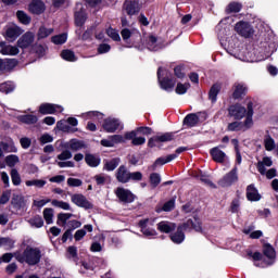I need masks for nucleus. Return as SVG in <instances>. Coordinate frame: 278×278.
Returning a JSON list of instances; mask_svg holds the SVG:
<instances>
[{
  "label": "nucleus",
  "instance_id": "f257e3e1",
  "mask_svg": "<svg viewBox=\"0 0 278 278\" xmlns=\"http://www.w3.org/2000/svg\"><path fill=\"white\" fill-rule=\"evenodd\" d=\"M253 127V102L248 103V115L242 124V122H232L228 124V131H240L242 129H251Z\"/></svg>",
  "mask_w": 278,
  "mask_h": 278
},
{
  "label": "nucleus",
  "instance_id": "f03ea898",
  "mask_svg": "<svg viewBox=\"0 0 278 278\" xmlns=\"http://www.w3.org/2000/svg\"><path fill=\"white\" fill-rule=\"evenodd\" d=\"M42 258V252L38 248H26L23 252V260L28 264V266H36L40 264Z\"/></svg>",
  "mask_w": 278,
  "mask_h": 278
},
{
  "label": "nucleus",
  "instance_id": "7ed1b4c3",
  "mask_svg": "<svg viewBox=\"0 0 278 278\" xmlns=\"http://www.w3.org/2000/svg\"><path fill=\"white\" fill-rule=\"evenodd\" d=\"M249 114V109L240 104H232L228 108V116L236 118L237 121H241Z\"/></svg>",
  "mask_w": 278,
  "mask_h": 278
},
{
  "label": "nucleus",
  "instance_id": "20e7f679",
  "mask_svg": "<svg viewBox=\"0 0 278 278\" xmlns=\"http://www.w3.org/2000/svg\"><path fill=\"white\" fill-rule=\"evenodd\" d=\"M71 201L74 203V205H77V207H83L84 210H92L93 207L92 203L88 201V198L81 193L72 194Z\"/></svg>",
  "mask_w": 278,
  "mask_h": 278
},
{
  "label": "nucleus",
  "instance_id": "39448f33",
  "mask_svg": "<svg viewBox=\"0 0 278 278\" xmlns=\"http://www.w3.org/2000/svg\"><path fill=\"white\" fill-rule=\"evenodd\" d=\"M238 181V167L235 166L231 172L226 174L219 181L218 186L222 188H229L232 184H236Z\"/></svg>",
  "mask_w": 278,
  "mask_h": 278
},
{
  "label": "nucleus",
  "instance_id": "423d86ee",
  "mask_svg": "<svg viewBox=\"0 0 278 278\" xmlns=\"http://www.w3.org/2000/svg\"><path fill=\"white\" fill-rule=\"evenodd\" d=\"M235 30L239 36H242V38H251V36L254 34L253 26L249 24V22H239L235 25Z\"/></svg>",
  "mask_w": 278,
  "mask_h": 278
},
{
  "label": "nucleus",
  "instance_id": "0eeeda50",
  "mask_svg": "<svg viewBox=\"0 0 278 278\" xmlns=\"http://www.w3.org/2000/svg\"><path fill=\"white\" fill-rule=\"evenodd\" d=\"M115 195L122 203H134L136 200V195L129 191V189H125L123 187H118L115 190Z\"/></svg>",
  "mask_w": 278,
  "mask_h": 278
},
{
  "label": "nucleus",
  "instance_id": "6e6552de",
  "mask_svg": "<svg viewBox=\"0 0 278 278\" xmlns=\"http://www.w3.org/2000/svg\"><path fill=\"white\" fill-rule=\"evenodd\" d=\"M34 40H36V35L31 31H27L17 40V47L20 49H29V47L34 45Z\"/></svg>",
  "mask_w": 278,
  "mask_h": 278
},
{
  "label": "nucleus",
  "instance_id": "1a4fd4ad",
  "mask_svg": "<svg viewBox=\"0 0 278 278\" xmlns=\"http://www.w3.org/2000/svg\"><path fill=\"white\" fill-rule=\"evenodd\" d=\"M173 140V134L165 132L163 135H156L154 137H151L148 141V147L153 149V147H157L160 142H170Z\"/></svg>",
  "mask_w": 278,
  "mask_h": 278
},
{
  "label": "nucleus",
  "instance_id": "9d476101",
  "mask_svg": "<svg viewBox=\"0 0 278 278\" xmlns=\"http://www.w3.org/2000/svg\"><path fill=\"white\" fill-rule=\"evenodd\" d=\"M124 10L128 16H134L140 12V2L138 0H126L124 3Z\"/></svg>",
  "mask_w": 278,
  "mask_h": 278
},
{
  "label": "nucleus",
  "instance_id": "9b49d317",
  "mask_svg": "<svg viewBox=\"0 0 278 278\" xmlns=\"http://www.w3.org/2000/svg\"><path fill=\"white\" fill-rule=\"evenodd\" d=\"M178 227H181L182 231H190L192 229H194V231H202L201 222L197 217H193V219H188L186 223L179 225Z\"/></svg>",
  "mask_w": 278,
  "mask_h": 278
},
{
  "label": "nucleus",
  "instance_id": "f8f14e48",
  "mask_svg": "<svg viewBox=\"0 0 278 278\" xmlns=\"http://www.w3.org/2000/svg\"><path fill=\"white\" fill-rule=\"evenodd\" d=\"M129 175L130 172L125 165H121L115 173V177L119 184H129Z\"/></svg>",
  "mask_w": 278,
  "mask_h": 278
},
{
  "label": "nucleus",
  "instance_id": "ddd939ff",
  "mask_svg": "<svg viewBox=\"0 0 278 278\" xmlns=\"http://www.w3.org/2000/svg\"><path fill=\"white\" fill-rule=\"evenodd\" d=\"M123 129V126H121V122L116 118H108L104 121L103 129L104 131H108L109 134H114L116 129Z\"/></svg>",
  "mask_w": 278,
  "mask_h": 278
},
{
  "label": "nucleus",
  "instance_id": "4468645a",
  "mask_svg": "<svg viewBox=\"0 0 278 278\" xmlns=\"http://www.w3.org/2000/svg\"><path fill=\"white\" fill-rule=\"evenodd\" d=\"M220 149H225V146H219L211 149V155L214 162H217L218 164H223V162L227 160V154H225V152H223V150Z\"/></svg>",
  "mask_w": 278,
  "mask_h": 278
},
{
  "label": "nucleus",
  "instance_id": "2eb2a0df",
  "mask_svg": "<svg viewBox=\"0 0 278 278\" xmlns=\"http://www.w3.org/2000/svg\"><path fill=\"white\" fill-rule=\"evenodd\" d=\"M0 53L2 55H18L20 51L16 46L8 45L5 41H0Z\"/></svg>",
  "mask_w": 278,
  "mask_h": 278
},
{
  "label": "nucleus",
  "instance_id": "dca6fc26",
  "mask_svg": "<svg viewBox=\"0 0 278 278\" xmlns=\"http://www.w3.org/2000/svg\"><path fill=\"white\" fill-rule=\"evenodd\" d=\"M75 23L78 27H81V25H84V23H86V13L84 12L83 3L76 4Z\"/></svg>",
  "mask_w": 278,
  "mask_h": 278
},
{
  "label": "nucleus",
  "instance_id": "f3484780",
  "mask_svg": "<svg viewBox=\"0 0 278 278\" xmlns=\"http://www.w3.org/2000/svg\"><path fill=\"white\" fill-rule=\"evenodd\" d=\"M21 34H23V29H21L18 26H11L5 31L7 39L11 42H14V40H16Z\"/></svg>",
  "mask_w": 278,
  "mask_h": 278
},
{
  "label": "nucleus",
  "instance_id": "a211bd4d",
  "mask_svg": "<svg viewBox=\"0 0 278 278\" xmlns=\"http://www.w3.org/2000/svg\"><path fill=\"white\" fill-rule=\"evenodd\" d=\"M58 110H61L62 112V110L64 109L60 105L49 104V103H43L39 106L40 114H55Z\"/></svg>",
  "mask_w": 278,
  "mask_h": 278
},
{
  "label": "nucleus",
  "instance_id": "6ab92c4d",
  "mask_svg": "<svg viewBox=\"0 0 278 278\" xmlns=\"http://www.w3.org/2000/svg\"><path fill=\"white\" fill-rule=\"evenodd\" d=\"M270 166H273V160L268 156L263 157L256 164V168L261 175H266V168H270Z\"/></svg>",
  "mask_w": 278,
  "mask_h": 278
},
{
  "label": "nucleus",
  "instance_id": "aec40b11",
  "mask_svg": "<svg viewBox=\"0 0 278 278\" xmlns=\"http://www.w3.org/2000/svg\"><path fill=\"white\" fill-rule=\"evenodd\" d=\"M157 229L162 233H170V231H175V229H177V224L173 222H161L157 224Z\"/></svg>",
  "mask_w": 278,
  "mask_h": 278
},
{
  "label": "nucleus",
  "instance_id": "412c9836",
  "mask_svg": "<svg viewBox=\"0 0 278 278\" xmlns=\"http://www.w3.org/2000/svg\"><path fill=\"white\" fill-rule=\"evenodd\" d=\"M263 253H264L265 257L269 260V262L266 263L267 266H270V264H273V262H275V257H276L275 248H273V245L266 243L263 247Z\"/></svg>",
  "mask_w": 278,
  "mask_h": 278
},
{
  "label": "nucleus",
  "instance_id": "4be33fe9",
  "mask_svg": "<svg viewBox=\"0 0 278 278\" xmlns=\"http://www.w3.org/2000/svg\"><path fill=\"white\" fill-rule=\"evenodd\" d=\"M121 35L123 40H129V38H132V40H135V38H138L140 40L141 38L140 31H138V29L124 28L122 29Z\"/></svg>",
  "mask_w": 278,
  "mask_h": 278
},
{
  "label": "nucleus",
  "instance_id": "5701e85b",
  "mask_svg": "<svg viewBox=\"0 0 278 278\" xmlns=\"http://www.w3.org/2000/svg\"><path fill=\"white\" fill-rule=\"evenodd\" d=\"M169 238L174 244H181V242L186 240V233H184L181 227L178 226L176 232L172 233Z\"/></svg>",
  "mask_w": 278,
  "mask_h": 278
},
{
  "label": "nucleus",
  "instance_id": "b1692460",
  "mask_svg": "<svg viewBox=\"0 0 278 278\" xmlns=\"http://www.w3.org/2000/svg\"><path fill=\"white\" fill-rule=\"evenodd\" d=\"M29 11L33 14H42L45 12V3L40 0H33L29 4Z\"/></svg>",
  "mask_w": 278,
  "mask_h": 278
},
{
  "label": "nucleus",
  "instance_id": "393cba45",
  "mask_svg": "<svg viewBox=\"0 0 278 278\" xmlns=\"http://www.w3.org/2000/svg\"><path fill=\"white\" fill-rule=\"evenodd\" d=\"M247 199L248 201H260L262 197L257 192V189L253 185H249L247 188Z\"/></svg>",
  "mask_w": 278,
  "mask_h": 278
},
{
  "label": "nucleus",
  "instance_id": "a878e982",
  "mask_svg": "<svg viewBox=\"0 0 278 278\" xmlns=\"http://www.w3.org/2000/svg\"><path fill=\"white\" fill-rule=\"evenodd\" d=\"M11 204L15 210H23L25 207V198L20 194H13L11 199Z\"/></svg>",
  "mask_w": 278,
  "mask_h": 278
},
{
  "label": "nucleus",
  "instance_id": "bb28decb",
  "mask_svg": "<svg viewBox=\"0 0 278 278\" xmlns=\"http://www.w3.org/2000/svg\"><path fill=\"white\" fill-rule=\"evenodd\" d=\"M247 94V87L243 84H235L232 97L233 99H241Z\"/></svg>",
  "mask_w": 278,
  "mask_h": 278
},
{
  "label": "nucleus",
  "instance_id": "cd10ccee",
  "mask_svg": "<svg viewBox=\"0 0 278 278\" xmlns=\"http://www.w3.org/2000/svg\"><path fill=\"white\" fill-rule=\"evenodd\" d=\"M18 121L25 125H36L38 123V116L36 115H20Z\"/></svg>",
  "mask_w": 278,
  "mask_h": 278
},
{
  "label": "nucleus",
  "instance_id": "c85d7f7f",
  "mask_svg": "<svg viewBox=\"0 0 278 278\" xmlns=\"http://www.w3.org/2000/svg\"><path fill=\"white\" fill-rule=\"evenodd\" d=\"M17 149L10 143L0 141V157H3V153H16Z\"/></svg>",
  "mask_w": 278,
  "mask_h": 278
},
{
  "label": "nucleus",
  "instance_id": "c756f323",
  "mask_svg": "<svg viewBox=\"0 0 278 278\" xmlns=\"http://www.w3.org/2000/svg\"><path fill=\"white\" fill-rule=\"evenodd\" d=\"M53 207H59L60 210H64L65 212H73V207L71 203L60 200H52L51 201Z\"/></svg>",
  "mask_w": 278,
  "mask_h": 278
},
{
  "label": "nucleus",
  "instance_id": "7c9ffc66",
  "mask_svg": "<svg viewBox=\"0 0 278 278\" xmlns=\"http://www.w3.org/2000/svg\"><path fill=\"white\" fill-rule=\"evenodd\" d=\"M85 162L88 164V166H91L92 168H97L101 164V159L92 155V154H87L85 156Z\"/></svg>",
  "mask_w": 278,
  "mask_h": 278
},
{
  "label": "nucleus",
  "instance_id": "2f4dec72",
  "mask_svg": "<svg viewBox=\"0 0 278 278\" xmlns=\"http://www.w3.org/2000/svg\"><path fill=\"white\" fill-rule=\"evenodd\" d=\"M118 164H121L119 157H115L110 161H106L104 163V170H109V172L116 170Z\"/></svg>",
  "mask_w": 278,
  "mask_h": 278
},
{
  "label": "nucleus",
  "instance_id": "473e14b6",
  "mask_svg": "<svg viewBox=\"0 0 278 278\" xmlns=\"http://www.w3.org/2000/svg\"><path fill=\"white\" fill-rule=\"evenodd\" d=\"M147 223H149V219H141L139 222V227L141 228L143 236H155V230L147 228Z\"/></svg>",
  "mask_w": 278,
  "mask_h": 278
},
{
  "label": "nucleus",
  "instance_id": "72a5a7b5",
  "mask_svg": "<svg viewBox=\"0 0 278 278\" xmlns=\"http://www.w3.org/2000/svg\"><path fill=\"white\" fill-rule=\"evenodd\" d=\"M147 47L149 51H157V49H160V46H157V37L150 35L147 38Z\"/></svg>",
  "mask_w": 278,
  "mask_h": 278
},
{
  "label": "nucleus",
  "instance_id": "f704fd0d",
  "mask_svg": "<svg viewBox=\"0 0 278 278\" xmlns=\"http://www.w3.org/2000/svg\"><path fill=\"white\" fill-rule=\"evenodd\" d=\"M31 51H33V53H36V55H38V58H42L45 55V53H47V46H45L42 43H35L31 47Z\"/></svg>",
  "mask_w": 278,
  "mask_h": 278
},
{
  "label": "nucleus",
  "instance_id": "c9c22d12",
  "mask_svg": "<svg viewBox=\"0 0 278 278\" xmlns=\"http://www.w3.org/2000/svg\"><path fill=\"white\" fill-rule=\"evenodd\" d=\"M53 34V28H47L45 26H41L37 33L38 40H42L45 38H49Z\"/></svg>",
  "mask_w": 278,
  "mask_h": 278
},
{
  "label": "nucleus",
  "instance_id": "e433bc0d",
  "mask_svg": "<svg viewBox=\"0 0 278 278\" xmlns=\"http://www.w3.org/2000/svg\"><path fill=\"white\" fill-rule=\"evenodd\" d=\"M17 65L18 61H16L15 59L4 60V73H10L14 71V68H16Z\"/></svg>",
  "mask_w": 278,
  "mask_h": 278
},
{
  "label": "nucleus",
  "instance_id": "4c0bfd02",
  "mask_svg": "<svg viewBox=\"0 0 278 278\" xmlns=\"http://www.w3.org/2000/svg\"><path fill=\"white\" fill-rule=\"evenodd\" d=\"M199 123V116L197 114H189L185 117L184 124L188 127H194Z\"/></svg>",
  "mask_w": 278,
  "mask_h": 278
},
{
  "label": "nucleus",
  "instance_id": "58836bf2",
  "mask_svg": "<svg viewBox=\"0 0 278 278\" xmlns=\"http://www.w3.org/2000/svg\"><path fill=\"white\" fill-rule=\"evenodd\" d=\"M84 147H86L84 144V141H79V140H76V139H72L70 142H68V149H71V151H81V149H84Z\"/></svg>",
  "mask_w": 278,
  "mask_h": 278
},
{
  "label": "nucleus",
  "instance_id": "ea45409f",
  "mask_svg": "<svg viewBox=\"0 0 278 278\" xmlns=\"http://www.w3.org/2000/svg\"><path fill=\"white\" fill-rule=\"evenodd\" d=\"M4 162H5L7 166H9L10 168H14V165L18 164V162H21V160L18 159V156L16 154H10V155L5 156Z\"/></svg>",
  "mask_w": 278,
  "mask_h": 278
},
{
  "label": "nucleus",
  "instance_id": "a19ab883",
  "mask_svg": "<svg viewBox=\"0 0 278 278\" xmlns=\"http://www.w3.org/2000/svg\"><path fill=\"white\" fill-rule=\"evenodd\" d=\"M160 85L163 90H173L175 88V81L169 78H164L163 80H160Z\"/></svg>",
  "mask_w": 278,
  "mask_h": 278
},
{
  "label": "nucleus",
  "instance_id": "79ce46f5",
  "mask_svg": "<svg viewBox=\"0 0 278 278\" xmlns=\"http://www.w3.org/2000/svg\"><path fill=\"white\" fill-rule=\"evenodd\" d=\"M190 89V83H178L175 89L176 94H186Z\"/></svg>",
  "mask_w": 278,
  "mask_h": 278
},
{
  "label": "nucleus",
  "instance_id": "37998d69",
  "mask_svg": "<svg viewBox=\"0 0 278 278\" xmlns=\"http://www.w3.org/2000/svg\"><path fill=\"white\" fill-rule=\"evenodd\" d=\"M218 92H220V85H213L208 92V97L212 103H216V97H218Z\"/></svg>",
  "mask_w": 278,
  "mask_h": 278
},
{
  "label": "nucleus",
  "instance_id": "c03bdc74",
  "mask_svg": "<svg viewBox=\"0 0 278 278\" xmlns=\"http://www.w3.org/2000/svg\"><path fill=\"white\" fill-rule=\"evenodd\" d=\"M28 223L31 227H36L37 229H40V227H42V225H45V220H42V217L38 216V215L30 218L28 220Z\"/></svg>",
  "mask_w": 278,
  "mask_h": 278
},
{
  "label": "nucleus",
  "instance_id": "a18cd8bd",
  "mask_svg": "<svg viewBox=\"0 0 278 278\" xmlns=\"http://www.w3.org/2000/svg\"><path fill=\"white\" fill-rule=\"evenodd\" d=\"M241 10H242V4L241 3L231 2V3L228 4V7L226 9V12L228 14H231V12H235V14H236V13L240 12Z\"/></svg>",
  "mask_w": 278,
  "mask_h": 278
},
{
  "label": "nucleus",
  "instance_id": "49530a36",
  "mask_svg": "<svg viewBox=\"0 0 278 278\" xmlns=\"http://www.w3.org/2000/svg\"><path fill=\"white\" fill-rule=\"evenodd\" d=\"M26 186L28 187L35 186V188H45V186H47V181L42 179L27 180Z\"/></svg>",
  "mask_w": 278,
  "mask_h": 278
},
{
  "label": "nucleus",
  "instance_id": "de8ad7c7",
  "mask_svg": "<svg viewBox=\"0 0 278 278\" xmlns=\"http://www.w3.org/2000/svg\"><path fill=\"white\" fill-rule=\"evenodd\" d=\"M61 58H63V60H66L67 62H75V60H77V58H75V52L71 50H63L61 53Z\"/></svg>",
  "mask_w": 278,
  "mask_h": 278
},
{
  "label": "nucleus",
  "instance_id": "09e8293b",
  "mask_svg": "<svg viewBox=\"0 0 278 278\" xmlns=\"http://www.w3.org/2000/svg\"><path fill=\"white\" fill-rule=\"evenodd\" d=\"M0 247L12 249L14 247V240L9 237H0Z\"/></svg>",
  "mask_w": 278,
  "mask_h": 278
},
{
  "label": "nucleus",
  "instance_id": "8fccbe9b",
  "mask_svg": "<svg viewBox=\"0 0 278 278\" xmlns=\"http://www.w3.org/2000/svg\"><path fill=\"white\" fill-rule=\"evenodd\" d=\"M67 39L68 35L66 34L56 35L51 38L54 45H64V42H66Z\"/></svg>",
  "mask_w": 278,
  "mask_h": 278
},
{
  "label": "nucleus",
  "instance_id": "3c124183",
  "mask_svg": "<svg viewBox=\"0 0 278 278\" xmlns=\"http://www.w3.org/2000/svg\"><path fill=\"white\" fill-rule=\"evenodd\" d=\"M14 84L13 83H4L0 85V92H4L5 94H10V92H14Z\"/></svg>",
  "mask_w": 278,
  "mask_h": 278
},
{
  "label": "nucleus",
  "instance_id": "603ef678",
  "mask_svg": "<svg viewBox=\"0 0 278 278\" xmlns=\"http://www.w3.org/2000/svg\"><path fill=\"white\" fill-rule=\"evenodd\" d=\"M73 218L72 213H60L58 215V225H66V220Z\"/></svg>",
  "mask_w": 278,
  "mask_h": 278
},
{
  "label": "nucleus",
  "instance_id": "864d4df0",
  "mask_svg": "<svg viewBox=\"0 0 278 278\" xmlns=\"http://www.w3.org/2000/svg\"><path fill=\"white\" fill-rule=\"evenodd\" d=\"M16 16L18 21L23 23V25H29V23H31V18L23 11H17Z\"/></svg>",
  "mask_w": 278,
  "mask_h": 278
},
{
  "label": "nucleus",
  "instance_id": "5fc2aeb1",
  "mask_svg": "<svg viewBox=\"0 0 278 278\" xmlns=\"http://www.w3.org/2000/svg\"><path fill=\"white\" fill-rule=\"evenodd\" d=\"M162 181V177L157 173H153L150 175V184L152 188H157Z\"/></svg>",
  "mask_w": 278,
  "mask_h": 278
},
{
  "label": "nucleus",
  "instance_id": "6e6d98bb",
  "mask_svg": "<svg viewBox=\"0 0 278 278\" xmlns=\"http://www.w3.org/2000/svg\"><path fill=\"white\" fill-rule=\"evenodd\" d=\"M43 218L47 225L53 224V208H45L43 210Z\"/></svg>",
  "mask_w": 278,
  "mask_h": 278
},
{
  "label": "nucleus",
  "instance_id": "4d7b16f0",
  "mask_svg": "<svg viewBox=\"0 0 278 278\" xmlns=\"http://www.w3.org/2000/svg\"><path fill=\"white\" fill-rule=\"evenodd\" d=\"M11 179L13 186H21V175L18 174V170L11 169Z\"/></svg>",
  "mask_w": 278,
  "mask_h": 278
},
{
  "label": "nucleus",
  "instance_id": "13d9d810",
  "mask_svg": "<svg viewBox=\"0 0 278 278\" xmlns=\"http://www.w3.org/2000/svg\"><path fill=\"white\" fill-rule=\"evenodd\" d=\"M84 181H81V179L79 178H68L67 179V186H70V188H79V186H83Z\"/></svg>",
  "mask_w": 278,
  "mask_h": 278
},
{
  "label": "nucleus",
  "instance_id": "bf43d9fd",
  "mask_svg": "<svg viewBox=\"0 0 278 278\" xmlns=\"http://www.w3.org/2000/svg\"><path fill=\"white\" fill-rule=\"evenodd\" d=\"M108 37L112 38V40L118 41L121 40V35H118V31L114 28H109L106 30Z\"/></svg>",
  "mask_w": 278,
  "mask_h": 278
},
{
  "label": "nucleus",
  "instance_id": "052dcab7",
  "mask_svg": "<svg viewBox=\"0 0 278 278\" xmlns=\"http://www.w3.org/2000/svg\"><path fill=\"white\" fill-rule=\"evenodd\" d=\"M58 160H60L61 162H64L66 160H71L73 157V153H71L70 150H64L61 154H59Z\"/></svg>",
  "mask_w": 278,
  "mask_h": 278
},
{
  "label": "nucleus",
  "instance_id": "680f3d73",
  "mask_svg": "<svg viewBox=\"0 0 278 278\" xmlns=\"http://www.w3.org/2000/svg\"><path fill=\"white\" fill-rule=\"evenodd\" d=\"M266 151H273L275 149V139L267 137L264 141Z\"/></svg>",
  "mask_w": 278,
  "mask_h": 278
},
{
  "label": "nucleus",
  "instance_id": "e2e57ef3",
  "mask_svg": "<svg viewBox=\"0 0 278 278\" xmlns=\"http://www.w3.org/2000/svg\"><path fill=\"white\" fill-rule=\"evenodd\" d=\"M200 181H202V184H204L205 186H207L208 188H213L216 189V185L214 182H212L207 176L205 175H201L200 176Z\"/></svg>",
  "mask_w": 278,
  "mask_h": 278
},
{
  "label": "nucleus",
  "instance_id": "0e129e2a",
  "mask_svg": "<svg viewBox=\"0 0 278 278\" xmlns=\"http://www.w3.org/2000/svg\"><path fill=\"white\" fill-rule=\"evenodd\" d=\"M172 210H175V199L167 201L163 205V212H172Z\"/></svg>",
  "mask_w": 278,
  "mask_h": 278
},
{
  "label": "nucleus",
  "instance_id": "69168bd1",
  "mask_svg": "<svg viewBox=\"0 0 278 278\" xmlns=\"http://www.w3.org/2000/svg\"><path fill=\"white\" fill-rule=\"evenodd\" d=\"M129 181H142V173L134 172L129 174Z\"/></svg>",
  "mask_w": 278,
  "mask_h": 278
},
{
  "label": "nucleus",
  "instance_id": "338daca9",
  "mask_svg": "<svg viewBox=\"0 0 278 278\" xmlns=\"http://www.w3.org/2000/svg\"><path fill=\"white\" fill-rule=\"evenodd\" d=\"M53 141V137L49 134H45L39 138L40 144H49V142Z\"/></svg>",
  "mask_w": 278,
  "mask_h": 278
},
{
  "label": "nucleus",
  "instance_id": "774afa93",
  "mask_svg": "<svg viewBox=\"0 0 278 278\" xmlns=\"http://www.w3.org/2000/svg\"><path fill=\"white\" fill-rule=\"evenodd\" d=\"M164 164H168L166 159L159 157V159H156L154 164L151 166V170H155L157 168V166H164Z\"/></svg>",
  "mask_w": 278,
  "mask_h": 278
}]
</instances>
